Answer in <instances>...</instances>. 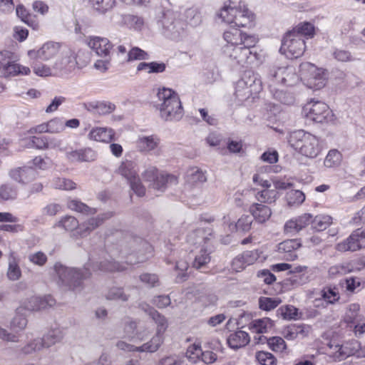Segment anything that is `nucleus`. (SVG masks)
<instances>
[{
  "instance_id": "6ab92c4d",
  "label": "nucleus",
  "mask_w": 365,
  "mask_h": 365,
  "mask_svg": "<svg viewBox=\"0 0 365 365\" xmlns=\"http://www.w3.org/2000/svg\"><path fill=\"white\" fill-rule=\"evenodd\" d=\"M301 247L299 239L286 240L278 244L277 250L284 259L293 261L297 258V252Z\"/></svg>"
},
{
  "instance_id": "f3484780",
  "label": "nucleus",
  "mask_w": 365,
  "mask_h": 365,
  "mask_svg": "<svg viewBox=\"0 0 365 365\" xmlns=\"http://www.w3.org/2000/svg\"><path fill=\"white\" fill-rule=\"evenodd\" d=\"M160 138L157 135H139L136 140V146L140 153H153L158 155L160 153Z\"/></svg>"
},
{
  "instance_id": "e2e57ef3",
  "label": "nucleus",
  "mask_w": 365,
  "mask_h": 365,
  "mask_svg": "<svg viewBox=\"0 0 365 365\" xmlns=\"http://www.w3.org/2000/svg\"><path fill=\"white\" fill-rule=\"evenodd\" d=\"M202 354V351L200 344L196 343L189 346L186 351V356L192 362H195Z\"/></svg>"
},
{
  "instance_id": "37998d69",
  "label": "nucleus",
  "mask_w": 365,
  "mask_h": 365,
  "mask_svg": "<svg viewBox=\"0 0 365 365\" xmlns=\"http://www.w3.org/2000/svg\"><path fill=\"white\" fill-rule=\"evenodd\" d=\"M185 21L192 26H197L202 22V16L196 8H189L185 10Z\"/></svg>"
},
{
  "instance_id": "6e6552de",
  "label": "nucleus",
  "mask_w": 365,
  "mask_h": 365,
  "mask_svg": "<svg viewBox=\"0 0 365 365\" xmlns=\"http://www.w3.org/2000/svg\"><path fill=\"white\" fill-rule=\"evenodd\" d=\"M267 80L272 84L292 86L298 76L292 67L281 66L277 63L269 65L267 69Z\"/></svg>"
},
{
  "instance_id": "b1692460",
  "label": "nucleus",
  "mask_w": 365,
  "mask_h": 365,
  "mask_svg": "<svg viewBox=\"0 0 365 365\" xmlns=\"http://www.w3.org/2000/svg\"><path fill=\"white\" fill-rule=\"evenodd\" d=\"M210 236H211L210 229L198 228L188 234L187 240L191 245H197L205 247L210 240Z\"/></svg>"
},
{
  "instance_id": "c9c22d12",
  "label": "nucleus",
  "mask_w": 365,
  "mask_h": 365,
  "mask_svg": "<svg viewBox=\"0 0 365 365\" xmlns=\"http://www.w3.org/2000/svg\"><path fill=\"white\" fill-rule=\"evenodd\" d=\"M294 35L304 38H312L314 35V26L309 22H302L289 31Z\"/></svg>"
},
{
  "instance_id": "20e7f679",
  "label": "nucleus",
  "mask_w": 365,
  "mask_h": 365,
  "mask_svg": "<svg viewBox=\"0 0 365 365\" xmlns=\"http://www.w3.org/2000/svg\"><path fill=\"white\" fill-rule=\"evenodd\" d=\"M288 143L295 150L309 158L317 157L322 150L319 138L303 130L291 133L288 138Z\"/></svg>"
},
{
  "instance_id": "bb28decb",
  "label": "nucleus",
  "mask_w": 365,
  "mask_h": 365,
  "mask_svg": "<svg viewBox=\"0 0 365 365\" xmlns=\"http://www.w3.org/2000/svg\"><path fill=\"white\" fill-rule=\"evenodd\" d=\"M250 212L259 223L265 222L272 215L271 209L262 203H253L250 207Z\"/></svg>"
},
{
  "instance_id": "3c124183",
  "label": "nucleus",
  "mask_w": 365,
  "mask_h": 365,
  "mask_svg": "<svg viewBox=\"0 0 365 365\" xmlns=\"http://www.w3.org/2000/svg\"><path fill=\"white\" fill-rule=\"evenodd\" d=\"M125 24L135 30H141L144 25V20L142 17L131 14L125 15L123 17Z\"/></svg>"
},
{
  "instance_id": "13d9d810",
  "label": "nucleus",
  "mask_w": 365,
  "mask_h": 365,
  "mask_svg": "<svg viewBox=\"0 0 365 365\" xmlns=\"http://www.w3.org/2000/svg\"><path fill=\"white\" fill-rule=\"evenodd\" d=\"M322 297L327 305L332 304L339 299V294L335 289L324 288L322 291Z\"/></svg>"
},
{
  "instance_id": "c756f323",
  "label": "nucleus",
  "mask_w": 365,
  "mask_h": 365,
  "mask_svg": "<svg viewBox=\"0 0 365 365\" xmlns=\"http://www.w3.org/2000/svg\"><path fill=\"white\" fill-rule=\"evenodd\" d=\"M27 324L28 320L25 309L23 307H18L15 316L10 322V328L17 332L25 329Z\"/></svg>"
},
{
  "instance_id": "a19ab883",
  "label": "nucleus",
  "mask_w": 365,
  "mask_h": 365,
  "mask_svg": "<svg viewBox=\"0 0 365 365\" xmlns=\"http://www.w3.org/2000/svg\"><path fill=\"white\" fill-rule=\"evenodd\" d=\"M17 188L11 183H4L0 186V199L1 200H12L17 196Z\"/></svg>"
},
{
  "instance_id": "393cba45",
  "label": "nucleus",
  "mask_w": 365,
  "mask_h": 365,
  "mask_svg": "<svg viewBox=\"0 0 365 365\" xmlns=\"http://www.w3.org/2000/svg\"><path fill=\"white\" fill-rule=\"evenodd\" d=\"M114 135L115 132L112 128L96 127L90 130L88 138L95 141L110 143L113 140Z\"/></svg>"
},
{
  "instance_id": "338daca9",
  "label": "nucleus",
  "mask_w": 365,
  "mask_h": 365,
  "mask_svg": "<svg viewBox=\"0 0 365 365\" xmlns=\"http://www.w3.org/2000/svg\"><path fill=\"white\" fill-rule=\"evenodd\" d=\"M188 264L185 261L180 260L176 263L175 269L179 271V273L176 277L177 282H182L187 279V274L186 271L188 269Z\"/></svg>"
},
{
  "instance_id": "f03ea898",
  "label": "nucleus",
  "mask_w": 365,
  "mask_h": 365,
  "mask_svg": "<svg viewBox=\"0 0 365 365\" xmlns=\"http://www.w3.org/2000/svg\"><path fill=\"white\" fill-rule=\"evenodd\" d=\"M219 18L227 24L237 27L251 28L255 25V14L248 9L245 2L230 0L217 14Z\"/></svg>"
},
{
  "instance_id": "5fc2aeb1",
  "label": "nucleus",
  "mask_w": 365,
  "mask_h": 365,
  "mask_svg": "<svg viewBox=\"0 0 365 365\" xmlns=\"http://www.w3.org/2000/svg\"><path fill=\"white\" fill-rule=\"evenodd\" d=\"M305 200L304 194L298 190H292L287 192V200L289 205H300Z\"/></svg>"
},
{
  "instance_id": "f257e3e1",
  "label": "nucleus",
  "mask_w": 365,
  "mask_h": 365,
  "mask_svg": "<svg viewBox=\"0 0 365 365\" xmlns=\"http://www.w3.org/2000/svg\"><path fill=\"white\" fill-rule=\"evenodd\" d=\"M90 267H92L93 271L101 272L123 271L125 269L118 262L110 260L101 261L96 264L89 262L86 264L83 270L67 267L61 263H56L54 265L55 272L61 284L75 292L82 289L83 280L91 275Z\"/></svg>"
},
{
  "instance_id": "de8ad7c7",
  "label": "nucleus",
  "mask_w": 365,
  "mask_h": 365,
  "mask_svg": "<svg viewBox=\"0 0 365 365\" xmlns=\"http://www.w3.org/2000/svg\"><path fill=\"white\" fill-rule=\"evenodd\" d=\"M16 12L17 16L21 19V20L29 25V26H32L35 28L37 26V24L34 20L32 19L31 14L26 10V9L21 4H19L16 6Z\"/></svg>"
},
{
  "instance_id": "423d86ee",
  "label": "nucleus",
  "mask_w": 365,
  "mask_h": 365,
  "mask_svg": "<svg viewBox=\"0 0 365 365\" xmlns=\"http://www.w3.org/2000/svg\"><path fill=\"white\" fill-rule=\"evenodd\" d=\"M255 46H224L222 53L233 65L244 66L245 64L252 63L258 59V54L252 49Z\"/></svg>"
},
{
  "instance_id": "2eb2a0df",
  "label": "nucleus",
  "mask_w": 365,
  "mask_h": 365,
  "mask_svg": "<svg viewBox=\"0 0 365 365\" xmlns=\"http://www.w3.org/2000/svg\"><path fill=\"white\" fill-rule=\"evenodd\" d=\"M223 38L226 41L225 46H255L257 38L252 35L247 34L237 28H230L223 34Z\"/></svg>"
},
{
  "instance_id": "ddd939ff",
  "label": "nucleus",
  "mask_w": 365,
  "mask_h": 365,
  "mask_svg": "<svg viewBox=\"0 0 365 365\" xmlns=\"http://www.w3.org/2000/svg\"><path fill=\"white\" fill-rule=\"evenodd\" d=\"M300 68L308 87L314 90H319L325 86V73L322 68H319L310 63H302Z\"/></svg>"
},
{
  "instance_id": "4468645a",
  "label": "nucleus",
  "mask_w": 365,
  "mask_h": 365,
  "mask_svg": "<svg viewBox=\"0 0 365 365\" xmlns=\"http://www.w3.org/2000/svg\"><path fill=\"white\" fill-rule=\"evenodd\" d=\"M159 24L162 26L163 34L168 38L178 40L183 33L181 23L176 19V14L172 11L164 12Z\"/></svg>"
},
{
  "instance_id": "6e6d98bb",
  "label": "nucleus",
  "mask_w": 365,
  "mask_h": 365,
  "mask_svg": "<svg viewBox=\"0 0 365 365\" xmlns=\"http://www.w3.org/2000/svg\"><path fill=\"white\" fill-rule=\"evenodd\" d=\"M274 98L284 105H292L295 101V98L292 93L282 90L276 91Z\"/></svg>"
},
{
  "instance_id": "412c9836",
  "label": "nucleus",
  "mask_w": 365,
  "mask_h": 365,
  "mask_svg": "<svg viewBox=\"0 0 365 365\" xmlns=\"http://www.w3.org/2000/svg\"><path fill=\"white\" fill-rule=\"evenodd\" d=\"M60 46L57 43L48 42L38 51H29L28 55L31 59L38 58L43 61H47L55 56L59 51Z\"/></svg>"
},
{
  "instance_id": "e433bc0d",
  "label": "nucleus",
  "mask_w": 365,
  "mask_h": 365,
  "mask_svg": "<svg viewBox=\"0 0 365 365\" xmlns=\"http://www.w3.org/2000/svg\"><path fill=\"white\" fill-rule=\"evenodd\" d=\"M45 348L43 341L41 338H35L28 341L24 346L20 349V353L24 355H30L35 352L41 351Z\"/></svg>"
},
{
  "instance_id": "c03bdc74",
  "label": "nucleus",
  "mask_w": 365,
  "mask_h": 365,
  "mask_svg": "<svg viewBox=\"0 0 365 365\" xmlns=\"http://www.w3.org/2000/svg\"><path fill=\"white\" fill-rule=\"evenodd\" d=\"M210 261V256L207 248L205 247H202L200 252L195 256L192 266L196 269H201L208 264Z\"/></svg>"
},
{
  "instance_id": "473e14b6",
  "label": "nucleus",
  "mask_w": 365,
  "mask_h": 365,
  "mask_svg": "<svg viewBox=\"0 0 365 365\" xmlns=\"http://www.w3.org/2000/svg\"><path fill=\"white\" fill-rule=\"evenodd\" d=\"M361 248V245L359 239L354 236L353 233L346 240L338 243L336 246V249L339 252H354Z\"/></svg>"
},
{
  "instance_id": "79ce46f5",
  "label": "nucleus",
  "mask_w": 365,
  "mask_h": 365,
  "mask_svg": "<svg viewBox=\"0 0 365 365\" xmlns=\"http://www.w3.org/2000/svg\"><path fill=\"white\" fill-rule=\"evenodd\" d=\"M255 197L261 203L271 204L276 201L279 195L278 192L275 190L266 188L262 191L257 192Z\"/></svg>"
},
{
  "instance_id": "a878e982",
  "label": "nucleus",
  "mask_w": 365,
  "mask_h": 365,
  "mask_svg": "<svg viewBox=\"0 0 365 365\" xmlns=\"http://www.w3.org/2000/svg\"><path fill=\"white\" fill-rule=\"evenodd\" d=\"M31 70L27 66L16 63L12 61L4 66H0V73L5 78L15 76L17 75H28Z\"/></svg>"
},
{
  "instance_id": "5701e85b",
  "label": "nucleus",
  "mask_w": 365,
  "mask_h": 365,
  "mask_svg": "<svg viewBox=\"0 0 365 365\" xmlns=\"http://www.w3.org/2000/svg\"><path fill=\"white\" fill-rule=\"evenodd\" d=\"M110 212L98 215L96 217L88 219L86 222L80 225L77 233L81 237L88 235L91 231L100 226L105 220L111 217Z\"/></svg>"
},
{
  "instance_id": "c85d7f7f",
  "label": "nucleus",
  "mask_w": 365,
  "mask_h": 365,
  "mask_svg": "<svg viewBox=\"0 0 365 365\" xmlns=\"http://www.w3.org/2000/svg\"><path fill=\"white\" fill-rule=\"evenodd\" d=\"M141 307L148 314V315L157 324V332L160 331V334L163 335L164 331L168 327V322L166 318L163 315L160 314L157 310L153 307H150L147 304H142Z\"/></svg>"
},
{
  "instance_id": "a211bd4d",
  "label": "nucleus",
  "mask_w": 365,
  "mask_h": 365,
  "mask_svg": "<svg viewBox=\"0 0 365 365\" xmlns=\"http://www.w3.org/2000/svg\"><path fill=\"white\" fill-rule=\"evenodd\" d=\"M66 159L70 163L92 162L97 158L96 151L90 148L78 150L68 149L65 153Z\"/></svg>"
},
{
  "instance_id": "bf43d9fd",
  "label": "nucleus",
  "mask_w": 365,
  "mask_h": 365,
  "mask_svg": "<svg viewBox=\"0 0 365 365\" xmlns=\"http://www.w3.org/2000/svg\"><path fill=\"white\" fill-rule=\"evenodd\" d=\"M149 54L138 47H133L128 53V61H140L149 59Z\"/></svg>"
},
{
  "instance_id": "680f3d73",
  "label": "nucleus",
  "mask_w": 365,
  "mask_h": 365,
  "mask_svg": "<svg viewBox=\"0 0 365 365\" xmlns=\"http://www.w3.org/2000/svg\"><path fill=\"white\" fill-rule=\"evenodd\" d=\"M139 279L144 285L150 288L159 285V279L155 274L143 273L139 276Z\"/></svg>"
},
{
  "instance_id": "4c0bfd02",
  "label": "nucleus",
  "mask_w": 365,
  "mask_h": 365,
  "mask_svg": "<svg viewBox=\"0 0 365 365\" xmlns=\"http://www.w3.org/2000/svg\"><path fill=\"white\" fill-rule=\"evenodd\" d=\"M274 326V322L269 318L255 319L250 324V329L257 333H266Z\"/></svg>"
},
{
  "instance_id": "39448f33",
  "label": "nucleus",
  "mask_w": 365,
  "mask_h": 365,
  "mask_svg": "<svg viewBox=\"0 0 365 365\" xmlns=\"http://www.w3.org/2000/svg\"><path fill=\"white\" fill-rule=\"evenodd\" d=\"M262 89V83L258 74L252 71H245L236 83L235 94L239 101H243L259 93Z\"/></svg>"
},
{
  "instance_id": "09e8293b",
  "label": "nucleus",
  "mask_w": 365,
  "mask_h": 365,
  "mask_svg": "<svg viewBox=\"0 0 365 365\" xmlns=\"http://www.w3.org/2000/svg\"><path fill=\"white\" fill-rule=\"evenodd\" d=\"M106 298L110 300L127 302L129 299V295L125 293L123 288L113 287L108 290Z\"/></svg>"
},
{
  "instance_id": "8fccbe9b",
  "label": "nucleus",
  "mask_w": 365,
  "mask_h": 365,
  "mask_svg": "<svg viewBox=\"0 0 365 365\" xmlns=\"http://www.w3.org/2000/svg\"><path fill=\"white\" fill-rule=\"evenodd\" d=\"M255 359L261 365H276L277 359L274 356L267 351H260L255 354Z\"/></svg>"
},
{
  "instance_id": "49530a36",
  "label": "nucleus",
  "mask_w": 365,
  "mask_h": 365,
  "mask_svg": "<svg viewBox=\"0 0 365 365\" xmlns=\"http://www.w3.org/2000/svg\"><path fill=\"white\" fill-rule=\"evenodd\" d=\"M95 10L101 14H105L111 9L114 4L115 0H89Z\"/></svg>"
},
{
  "instance_id": "052dcab7",
  "label": "nucleus",
  "mask_w": 365,
  "mask_h": 365,
  "mask_svg": "<svg viewBox=\"0 0 365 365\" xmlns=\"http://www.w3.org/2000/svg\"><path fill=\"white\" fill-rule=\"evenodd\" d=\"M267 344L274 351L282 352L286 349L287 345L284 340L279 336H273L267 339Z\"/></svg>"
},
{
  "instance_id": "ea45409f",
  "label": "nucleus",
  "mask_w": 365,
  "mask_h": 365,
  "mask_svg": "<svg viewBox=\"0 0 365 365\" xmlns=\"http://www.w3.org/2000/svg\"><path fill=\"white\" fill-rule=\"evenodd\" d=\"M332 218L329 215H318L312 218V227L317 232L326 230L331 224Z\"/></svg>"
},
{
  "instance_id": "cd10ccee",
  "label": "nucleus",
  "mask_w": 365,
  "mask_h": 365,
  "mask_svg": "<svg viewBox=\"0 0 365 365\" xmlns=\"http://www.w3.org/2000/svg\"><path fill=\"white\" fill-rule=\"evenodd\" d=\"M250 341L249 334L242 330H238L230 334L227 338V344L234 349H237L246 346Z\"/></svg>"
},
{
  "instance_id": "dca6fc26",
  "label": "nucleus",
  "mask_w": 365,
  "mask_h": 365,
  "mask_svg": "<svg viewBox=\"0 0 365 365\" xmlns=\"http://www.w3.org/2000/svg\"><path fill=\"white\" fill-rule=\"evenodd\" d=\"M262 252L259 250H247L236 256L232 261V270L241 272L249 265L255 264L260 257Z\"/></svg>"
},
{
  "instance_id": "774afa93",
  "label": "nucleus",
  "mask_w": 365,
  "mask_h": 365,
  "mask_svg": "<svg viewBox=\"0 0 365 365\" xmlns=\"http://www.w3.org/2000/svg\"><path fill=\"white\" fill-rule=\"evenodd\" d=\"M252 218L249 215H242L237 222L235 227L237 230L247 232L250 230Z\"/></svg>"
},
{
  "instance_id": "7c9ffc66",
  "label": "nucleus",
  "mask_w": 365,
  "mask_h": 365,
  "mask_svg": "<svg viewBox=\"0 0 365 365\" xmlns=\"http://www.w3.org/2000/svg\"><path fill=\"white\" fill-rule=\"evenodd\" d=\"M63 336V331L61 328L56 327L49 329L47 333L41 337V339L43 341L45 348H49L61 342Z\"/></svg>"
},
{
  "instance_id": "1a4fd4ad",
  "label": "nucleus",
  "mask_w": 365,
  "mask_h": 365,
  "mask_svg": "<svg viewBox=\"0 0 365 365\" xmlns=\"http://www.w3.org/2000/svg\"><path fill=\"white\" fill-rule=\"evenodd\" d=\"M89 61L88 54L83 51H78L76 54L70 51L67 55L60 61H57L53 65V70L58 72L68 73L76 66L81 68L85 66Z\"/></svg>"
},
{
  "instance_id": "603ef678",
  "label": "nucleus",
  "mask_w": 365,
  "mask_h": 365,
  "mask_svg": "<svg viewBox=\"0 0 365 365\" xmlns=\"http://www.w3.org/2000/svg\"><path fill=\"white\" fill-rule=\"evenodd\" d=\"M57 226L63 227L66 230L73 231L79 228L77 219L73 216H65L57 224Z\"/></svg>"
},
{
  "instance_id": "a18cd8bd",
  "label": "nucleus",
  "mask_w": 365,
  "mask_h": 365,
  "mask_svg": "<svg viewBox=\"0 0 365 365\" xmlns=\"http://www.w3.org/2000/svg\"><path fill=\"white\" fill-rule=\"evenodd\" d=\"M282 303L279 297H261L259 299V307L261 309L265 311H270L275 309Z\"/></svg>"
},
{
  "instance_id": "aec40b11",
  "label": "nucleus",
  "mask_w": 365,
  "mask_h": 365,
  "mask_svg": "<svg viewBox=\"0 0 365 365\" xmlns=\"http://www.w3.org/2000/svg\"><path fill=\"white\" fill-rule=\"evenodd\" d=\"M36 171L31 167H19L9 170V175L14 181L26 185L36 177Z\"/></svg>"
},
{
  "instance_id": "69168bd1",
  "label": "nucleus",
  "mask_w": 365,
  "mask_h": 365,
  "mask_svg": "<svg viewBox=\"0 0 365 365\" xmlns=\"http://www.w3.org/2000/svg\"><path fill=\"white\" fill-rule=\"evenodd\" d=\"M347 311L345 315V322L347 323H354L358 316L360 306L359 304L353 303L348 305Z\"/></svg>"
},
{
  "instance_id": "0e129e2a",
  "label": "nucleus",
  "mask_w": 365,
  "mask_h": 365,
  "mask_svg": "<svg viewBox=\"0 0 365 365\" xmlns=\"http://www.w3.org/2000/svg\"><path fill=\"white\" fill-rule=\"evenodd\" d=\"M48 133H59L64 130L65 125L61 118H54L47 122Z\"/></svg>"
},
{
  "instance_id": "4be33fe9",
  "label": "nucleus",
  "mask_w": 365,
  "mask_h": 365,
  "mask_svg": "<svg viewBox=\"0 0 365 365\" xmlns=\"http://www.w3.org/2000/svg\"><path fill=\"white\" fill-rule=\"evenodd\" d=\"M88 45L98 56L102 57H108L113 48V44L107 38L100 36L90 37Z\"/></svg>"
},
{
  "instance_id": "7ed1b4c3",
  "label": "nucleus",
  "mask_w": 365,
  "mask_h": 365,
  "mask_svg": "<svg viewBox=\"0 0 365 365\" xmlns=\"http://www.w3.org/2000/svg\"><path fill=\"white\" fill-rule=\"evenodd\" d=\"M156 108L160 112V118L165 121L180 120L184 110L178 94L173 90L166 88L159 89Z\"/></svg>"
},
{
  "instance_id": "9b49d317",
  "label": "nucleus",
  "mask_w": 365,
  "mask_h": 365,
  "mask_svg": "<svg viewBox=\"0 0 365 365\" xmlns=\"http://www.w3.org/2000/svg\"><path fill=\"white\" fill-rule=\"evenodd\" d=\"M305 49L304 39L288 31L282 38L279 51L288 58H297L303 55Z\"/></svg>"
},
{
  "instance_id": "4d7b16f0",
  "label": "nucleus",
  "mask_w": 365,
  "mask_h": 365,
  "mask_svg": "<svg viewBox=\"0 0 365 365\" xmlns=\"http://www.w3.org/2000/svg\"><path fill=\"white\" fill-rule=\"evenodd\" d=\"M32 68L35 74L41 77H47L50 76L57 75L56 71H54L53 67L51 68L44 64L35 63L32 64Z\"/></svg>"
},
{
  "instance_id": "9d476101",
  "label": "nucleus",
  "mask_w": 365,
  "mask_h": 365,
  "mask_svg": "<svg viewBox=\"0 0 365 365\" xmlns=\"http://www.w3.org/2000/svg\"><path fill=\"white\" fill-rule=\"evenodd\" d=\"M144 181L150 182L149 186L154 190L163 192L168 185H176L177 178L170 174L158 175V169L154 166L148 167L143 173Z\"/></svg>"
},
{
  "instance_id": "f704fd0d",
  "label": "nucleus",
  "mask_w": 365,
  "mask_h": 365,
  "mask_svg": "<svg viewBox=\"0 0 365 365\" xmlns=\"http://www.w3.org/2000/svg\"><path fill=\"white\" fill-rule=\"evenodd\" d=\"M67 207L71 210L86 215H92L96 214L97 212L96 208L90 207L77 199H68L67 201Z\"/></svg>"
},
{
  "instance_id": "58836bf2",
  "label": "nucleus",
  "mask_w": 365,
  "mask_h": 365,
  "mask_svg": "<svg viewBox=\"0 0 365 365\" xmlns=\"http://www.w3.org/2000/svg\"><path fill=\"white\" fill-rule=\"evenodd\" d=\"M342 160V155L336 149L330 150L327 155L324 165L329 168L338 167Z\"/></svg>"
},
{
  "instance_id": "2f4dec72",
  "label": "nucleus",
  "mask_w": 365,
  "mask_h": 365,
  "mask_svg": "<svg viewBox=\"0 0 365 365\" xmlns=\"http://www.w3.org/2000/svg\"><path fill=\"white\" fill-rule=\"evenodd\" d=\"M7 277L11 281L19 279L21 271L19 265V259L14 252L11 251L9 255V267L6 273Z\"/></svg>"
},
{
  "instance_id": "72a5a7b5",
  "label": "nucleus",
  "mask_w": 365,
  "mask_h": 365,
  "mask_svg": "<svg viewBox=\"0 0 365 365\" xmlns=\"http://www.w3.org/2000/svg\"><path fill=\"white\" fill-rule=\"evenodd\" d=\"M163 342V335L160 334V331L152 337V339L147 343L143 344L140 346L137 347V351L139 352H150L153 353L156 351Z\"/></svg>"
},
{
  "instance_id": "f8f14e48",
  "label": "nucleus",
  "mask_w": 365,
  "mask_h": 365,
  "mask_svg": "<svg viewBox=\"0 0 365 365\" xmlns=\"http://www.w3.org/2000/svg\"><path fill=\"white\" fill-rule=\"evenodd\" d=\"M304 115L316 123H324L331 119V110L324 102L311 100L303 108Z\"/></svg>"
},
{
  "instance_id": "0eeeda50",
  "label": "nucleus",
  "mask_w": 365,
  "mask_h": 365,
  "mask_svg": "<svg viewBox=\"0 0 365 365\" xmlns=\"http://www.w3.org/2000/svg\"><path fill=\"white\" fill-rule=\"evenodd\" d=\"M137 165L132 160L123 161L116 170V173L127 180L131 190L138 196L143 197L145 194V187L142 184L138 175Z\"/></svg>"
},
{
  "instance_id": "864d4df0",
  "label": "nucleus",
  "mask_w": 365,
  "mask_h": 365,
  "mask_svg": "<svg viewBox=\"0 0 365 365\" xmlns=\"http://www.w3.org/2000/svg\"><path fill=\"white\" fill-rule=\"evenodd\" d=\"M56 189L71 190L76 188V184L71 180L63 178H56L53 182Z\"/></svg>"
}]
</instances>
